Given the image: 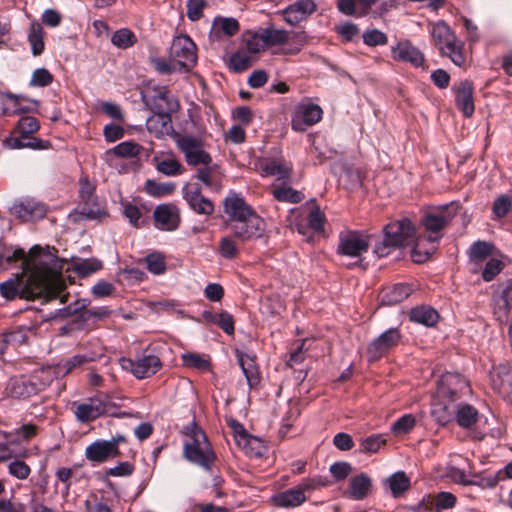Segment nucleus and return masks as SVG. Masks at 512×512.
<instances>
[{
  "mask_svg": "<svg viewBox=\"0 0 512 512\" xmlns=\"http://www.w3.org/2000/svg\"><path fill=\"white\" fill-rule=\"evenodd\" d=\"M183 197L189 207L197 214L208 216L214 212L213 203L202 195L199 187L186 185L183 188Z\"/></svg>",
  "mask_w": 512,
  "mask_h": 512,
  "instance_id": "nucleus-25",
  "label": "nucleus"
},
{
  "mask_svg": "<svg viewBox=\"0 0 512 512\" xmlns=\"http://www.w3.org/2000/svg\"><path fill=\"white\" fill-rule=\"evenodd\" d=\"M156 228L163 231H173L180 223L179 210L171 204L158 205L153 213Z\"/></svg>",
  "mask_w": 512,
  "mask_h": 512,
  "instance_id": "nucleus-22",
  "label": "nucleus"
},
{
  "mask_svg": "<svg viewBox=\"0 0 512 512\" xmlns=\"http://www.w3.org/2000/svg\"><path fill=\"white\" fill-rule=\"evenodd\" d=\"M24 100L22 95L6 93L0 91V104L3 115H15L24 112L25 109L20 106Z\"/></svg>",
  "mask_w": 512,
  "mask_h": 512,
  "instance_id": "nucleus-41",
  "label": "nucleus"
},
{
  "mask_svg": "<svg viewBox=\"0 0 512 512\" xmlns=\"http://www.w3.org/2000/svg\"><path fill=\"white\" fill-rule=\"evenodd\" d=\"M455 419L459 426L468 428L478 419V411L469 404L458 405L455 410Z\"/></svg>",
  "mask_w": 512,
  "mask_h": 512,
  "instance_id": "nucleus-44",
  "label": "nucleus"
},
{
  "mask_svg": "<svg viewBox=\"0 0 512 512\" xmlns=\"http://www.w3.org/2000/svg\"><path fill=\"white\" fill-rule=\"evenodd\" d=\"M105 414L114 415V405L106 397L90 398L75 409V416L80 422H90Z\"/></svg>",
  "mask_w": 512,
  "mask_h": 512,
  "instance_id": "nucleus-9",
  "label": "nucleus"
},
{
  "mask_svg": "<svg viewBox=\"0 0 512 512\" xmlns=\"http://www.w3.org/2000/svg\"><path fill=\"white\" fill-rule=\"evenodd\" d=\"M140 151L141 146L138 143L134 141H124L107 151V154L113 153L120 158H132L138 156Z\"/></svg>",
  "mask_w": 512,
  "mask_h": 512,
  "instance_id": "nucleus-49",
  "label": "nucleus"
},
{
  "mask_svg": "<svg viewBox=\"0 0 512 512\" xmlns=\"http://www.w3.org/2000/svg\"><path fill=\"white\" fill-rule=\"evenodd\" d=\"M297 34H249L244 40L243 48L254 57L260 52L271 50L272 53L291 52L283 47L290 40V36Z\"/></svg>",
  "mask_w": 512,
  "mask_h": 512,
  "instance_id": "nucleus-4",
  "label": "nucleus"
},
{
  "mask_svg": "<svg viewBox=\"0 0 512 512\" xmlns=\"http://www.w3.org/2000/svg\"><path fill=\"white\" fill-rule=\"evenodd\" d=\"M225 225L226 228L231 231L232 235L242 242L257 239L261 237L265 231V223L257 214L245 220L235 223H226Z\"/></svg>",
  "mask_w": 512,
  "mask_h": 512,
  "instance_id": "nucleus-11",
  "label": "nucleus"
},
{
  "mask_svg": "<svg viewBox=\"0 0 512 512\" xmlns=\"http://www.w3.org/2000/svg\"><path fill=\"white\" fill-rule=\"evenodd\" d=\"M120 365L130 371L136 378L143 379L154 375L161 368V361L156 355H143L135 360L121 358Z\"/></svg>",
  "mask_w": 512,
  "mask_h": 512,
  "instance_id": "nucleus-13",
  "label": "nucleus"
},
{
  "mask_svg": "<svg viewBox=\"0 0 512 512\" xmlns=\"http://www.w3.org/2000/svg\"><path fill=\"white\" fill-rule=\"evenodd\" d=\"M391 52L394 60L409 62L416 67L424 62V56L420 50L406 40L398 42L392 47Z\"/></svg>",
  "mask_w": 512,
  "mask_h": 512,
  "instance_id": "nucleus-26",
  "label": "nucleus"
},
{
  "mask_svg": "<svg viewBox=\"0 0 512 512\" xmlns=\"http://www.w3.org/2000/svg\"><path fill=\"white\" fill-rule=\"evenodd\" d=\"M271 191L274 198L280 202L299 203L304 198L302 192L295 190L291 186L286 184H273L271 186Z\"/></svg>",
  "mask_w": 512,
  "mask_h": 512,
  "instance_id": "nucleus-40",
  "label": "nucleus"
},
{
  "mask_svg": "<svg viewBox=\"0 0 512 512\" xmlns=\"http://www.w3.org/2000/svg\"><path fill=\"white\" fill-rule=\"evenodd\" d=\"M97 355L94 353L89 354H76L70 359L58 364L59 371H64L65 373L70 372L76 367H79L85 363L96 360Z\"/></svg>",
  "mask_w": 512,
  "mask_h": 512,
  "instance_id": "nucleus-51",
  "label": "nucleus"
},
{
  "mask_svg": "<svg viewBox=\"0 0 512 512\" xmlns=\"http://www.w3.org/2000/svg\"><path fill=\"white\" fill-rule=\"evenodd\" d=\"M468 389V383L463 376L449 372L441 376L436 393L439 398L458 399V394Z\"/></svg>",
  "mask_w": 512,
  "mask_h": 512,
  "instance_id": "nucleus-17",
  "label": "nucleus"
},
{
  "mask_svg": "<svg viewBox=\"0 0 512 512\" xmlns=\"http://www.w3.org/2000/svg\"><path fill=\"white\" fill-rule=\"evenodd\" d=\"M435 43L442 55L447 56L457 65L462 66L466 61L464 43L455 34H437Z\"/></svg>",
  "mask_w": 512,
  "mask_h": 512,
  "instance_id": "nucleus-15",
  "label": "nucleus"
},
{
  "mask_svg": "<svg viewBox=\"0 0 512 512\" xmlns=\"http://www.w3.org/2000/svg\"><path fill=\"white\" fill-rule=\"evenodd\" d=\"M259 171L262 176H276L277 179L288 181L292 174V165L284 158H263L259 162Z\"/></svg>",
  "mask_w": 512,
  "mask_h": 512,
  "instance_id": "nucleus-23",
  "label": "nucleus"
},
{
  "mask_svg": "<svg viewBox=\"0 0 512 512\" xmlns=\"http://www.w3.org/2000/svg\"><path fill=\"white\" fill-rule=\"evenodd\" d=\"M155 112L172 113L178 109V101L166 87H156L152 95H143Z\"/></svg>",
  "mask_w": 512,
  "mask_h": 512,
  "instance_id": "nucleus-19",
  "label": "nucleus"
},
{
  "mask_svg": "<svg viewBox=\"0 0 512 512\" xmlns=\"http://www.w3.org/2000/svg\"><path fill=\"white\" fill-rule=\"evenodd\" d=\"M457 107L467 117L474 113L473 85L470 81H462L456 89L455 98Z\"/></svg>",
  "mask_w": 512,
  "mask_h": 512,
  "instance_id": "nucleus-31",
  "label": "nucleus"
},
{
  "mask_svg": "<svg viewBox=\"0 0 512 512\" xmlns=\"http://www.w3.org/2000/svg\"><path fill=\"white\" fill-rule=\"evenodd\" d=\"M154 160L156 161L157 171L166 176H176L183 171L182 164L174 157L155 158Z\"/></svg>",
  "mask_w": 512,
  "mask_h": 512,
  "instance_id": "nucleus-48",
  "label": "nucleus"
},
{
  "mask_svg": "<svg viewBox=\"0 0 512 512\" xmlns=\"http://www.w3.org/2000/svg\"><path fill=\"white\" fill-rule=\"evenodd\" d=\"M456 400L453 398H439L436 393V397L432 402L431 413L437 423L446 425L453 419L457 407Z\"/></svg>",
  "mask_w": 512,
  "mask_h": 512,
  "instance_id": "nucleus-27",
  "label": "nucleus"
},
{
  "mask_svg": "<svg viewBox=\"0 0 512 512\" xmlns=\"http://www.w3.org/2000/svg\"><path fill=\"white\" fill-rule=\"evenodd\" d=\"M183 455L191 463L210 470L216 459L206 434L194 423L185 427Z\"/></svg>",
  "mask_w": 512,
  "mask_h": 512,
  "instance_id": "nucleus-3",
  "label": "nucleus"
},
{
  "mask_svg": "<svg viewBox=\"0 0 512 512\" xmlns=\"http://www.w3.org/2000/svg\"><path fill=\"white\" fill-rule=\"evenodd\" d=\"M495 315L501 322L509 320L512 314V288L507 286L496 299Z\"/></svg>",
  "mask_w": 512,
  "mask_h": 512,
  "instance_id": "nucleus-36",
  "label": "nucleus"
},
{
  "mask_svg": "<svg viewBox=\"0 0 512 512\" xmlns=\"http://www.w3.org/2000/svg\"><path fill=\"white\" fill-rule=\"evenodd\" d=\"M458 212V205L454 203L433 209L425 214L422 224L429 236L420 237L412 250V259L416 263L427 261L430 255L436 250L435 243L442 237L443 228L455 217Z\"/></svg>",
  "mask_w": 512,
  "mask_h": 512,
  "instance_id": "nucleus-2",
  "label": "nucleus"
},
{
  "mask_svg": "<svg viewBox=\"0 0 512 512\" xmlns=\"http://www.w3.org/2000/svg\"><path fill=\"white\" fill-rule=\"evenodd\" d=\"M315 7L312 0H298L283 11L284 20L291 25H297L313 13Z\"/></svg>",
  "mask_w": 512,
  "mask_h": 512,
  "instance_id": "nucleus-28",
  "label": "nucleus"
},
{
  "mask_svg": "<svg viewBox=\"0 0 512 512\" xmlns=\"http://www.w3.org/2000/svg\"><path fill=\"white\" fill-rule=\"evenodd\" d=\"M175 189L173 183H159L148 179L145 182V191L153 197H163L170 195Z\"/></svg>",
  "mask_w": 512,
  "mask_h": 512,
  "instance_id": "nucleus-52",
  "label": "nucleus"
},
{
  "mask_svg": "<svg viewBox=\"0 0 512 512\" xmlns=\"http://www.w3.org/2000/svg\"><path fill=\"white\" fill-rule=\"evenodd\" d=\"M255 57H252L245 48L240 47L235 53H233L228 60V67L235 73H240L247 70Z\"/></svg>",
  "mask_w": 512,
  "mask_h": 512,
  "instance_id": "nucleus-38",
  "label": "nucleus"
},
{
  "mask_svg": "<svg viewBox=\"0 0 512 512\" xmlns=\"http://www.w3.org/2000/svg\"><path fill=\"white\" fill-rule=\"evenodd\" d=\"M325 223V215L319 209V207H314L308 216V225L311 229L316 232H321L324 228Z\"/></svg>",
  "mask_w": 512,
  "mask_h": 512,
  "instance_id": "nucleus-64",
  "label": "nucleus"
},
{
  "mask_svg": "<svg viewBox=\"0 0 512 512\" xmlns=\"http://www.w3.org/2000/svg\"><path fill=\"white\" fill-rule=\"evenodd\" d=\"M401 339L400 332L396 328H390L383 332L368 346L369 361H376L384 356L391 348L396 346Z\"/></svg>",
  "mask_w": 512,
  "mask_h": 512,
  "instance_id": "nucleus-16",
  "label": "nucleus"
},
{
  "mask_svg": "<svg viewBox=\"0 0 512 512\" xmlns=\"http://www.w3.org/2000/svg\"><path fill=\"white\" fill-rule=\"evenodd\" d=\"M359 40L371 47L387 43L386 34H342L343 42H358Z\"/></svg>",
  "mask_w": 512,
  "mask_h": 512,
  "instance_id": "nucleus-47",
  "label": "nucleus"
},
{
  "mask_svg": "<svg viewBox=\"0 0 512 512\" xmlns=\"http://www.w3.org/2000/svg\"><path fill=\"white\" fill-rule=\"evenodd\" d=\"M37 391V386L25 376L11 378L6 386L7 394L14 398H27Z\"/></svg>",
  "mask_w": 512,
  "mask_h": 512,
  "instance_id": "nucleus-30",
  "label": "nucleus"
},
{
  "mask_svg": "<svg viewBox=\"0 0 512 512\" xmlns=\"http://www.w3.org/2000/svg\"><path fill=\"white\" fill-rule=\"evenodd\" d=\"M224 211L230 217L226 223L245 220L257 213L236 193H230L224 201Z\"/></svg>",
  "mask_w": 512,
  "mask_h": 512,
  "instance_id": "nucleus-18",
  "label": "nucleus"
},
{
  "mask_svg": "<svg viewBox=\"0 0 512 512\" xmlns=\"http://www.w3.org/2000/svg\"><path fill=\"white\" fill-rule=\"evenodd\" d=\"M3 146L8 149H32L47 150L51 147L48 140H43L35 136H24L12 131L11 134L3 140Z\"/></svg>",
  "mask_w": 512,
  "mask_h": 512,
  "instance_id": "nucleus-24",
  "label": "nucleus"
},
{
  "mask_svg": "<svg viewBox=\"0 0 512 512\" xmlns=\"http://www.w3.org/2000/svg\"><path fill=\"white\" fill-rule=\"evenodd\" d=\"M491 381L495 389L508 393V397L512 402V369L500 365L491 372Z\"/></svg>",
  "mask_w": 512,
  "mask_h": 512,
  "instance_id": "nucleus-32",
  "label": "nucleus"
},
{
  "mask_svg": "<svg viewBox=\"0 0 512 512\" xmlns=\"http://www.w3.org/2000/svg\"><path fill=\"white\" fill-rule=\"evenodd\" d=\"M411 292L412 288L409 285L403 283L395 284L382 291L381 303L385 305L398 304L408 298Z\"/></svg>",
  "mask_w": 512,
  "mask_h": 512,
  "instance_id": "nucleus-35",
  "label": "nucleus"
},
{
  "mask_svg": "<svg viewBox=\"0 0 512 512\" xmlns=\"http://www.w3.org/2000/svg\"><path fill=\"white\" fill-rule=\"evenodd\" d=\"M457 502V498L454 494L446 491H442L437 493L433 499L431 504L434 505L437 512L442 510L451 509L455 506Z\"/></svg>",
  "mask_w": 512,
  "mask_h": 512,
  "instance_id": "nucleus-56",
  "label": "nucleus"
},
{
  "mask_svg": "<svg viewBox=\"0 0 512 512\" xmlns=\"http://www.w3.org/2000/svg\"><path fill=\"white\" fill-rule=\"evenodd\" d=\"M127 441L122 434H117L109 440L98 439L85 449V457L93 463H104L120 455L119 445Z\"/></svg>",
  "mask_w": 512,
  "mask_h": 512,
  "instance_id": "nucleus-7",
  "label": "nucleus"
},
{
  "mask_svg": "<svg viewBox=\"0 0 512 512\" xmlns=\"http://www.w3.org/2000/svg\"><path fill=\"white\" fill-rule=\"evenodd\" d=\"M494 245L486 241H476L469 249V259L474 263H479L493 254Z\"/></svg>",
  "mask_w": 512,
  "mask_h": 512,
  "instance_id": "nucleus-46",
  "label": "nucleus"
},
{
  "mask_svg": "<svg viewBox=\"0 0 512 512\" xmlns=\"http://www.w3.org/2000/svg\"><path fill=\"white\" fill-rule=\"evenodd\" d=\"M371 485V479L367 474L353 476L349 481L348 495L354 500H363L368 496Z\"/></svg>",
  "mask_w": 512,
  "mask_h": 512,
  "instance_id": "nucleus-34",
  "label": "nucleus"
},
{
  "mask_svg": "<svg viewBox=\"0 0 512 512\" xmlns=\"http://www.w3.org/2000/svg\"><path fill=\"white\" fill-rule=\"evenodd\" d=\"M20 458H12L8 464V473L18 480H26L31 474V468Z\"/></svg>",
  "mask_w": 512,
  "mask_h": 512,
  "instance_id": "nucleus-53",
  "label": "nucleus"
},
{
  "mask_svg": "<svg viewBox=\"0 0 512 512\" xmlns=\"http://www.w3.org/2000/svg\"><path fill=\"white\" fill-rule=\"evenodd\" d=\"M316 483L312 479H304L297 486L279 492L273 496V501L278 507L294 508L306 501L305 493L315 489Z\"/></svg>",
  "mask_w": 512,
  "mask_h": 512,
  "instance_id": "nucleus-12",
  "label": "nucleus"
},
{
  "mask_svg": "<svg viewBox=\"0 0 512 512\" xmlns=\"http://www.w3.org/2000/svg\"><path fill=\"white\" fill-rule=\"evenodd\" d=\"M34 270L28 274L25 282L17 275L3 283H0V294L6 300H13L17 296L27 300L43 298L48 301L60 298L61 302L66 301L63 295L65 281L62 276L65 261L54 254L42 255L32 262Z\"/></svg>",
  "mask_w": 512,
  "mask_h": 512,
  "instance_id": "nucleus-1",
  "label": "nucleus"
},
{
  "mask_svg": "<svg viewBox=\"0 0 512 512\" xmlns=\"http://www.w3.org/2000/svg\"><path fill=\"white\" fill-rule=\"evenodd\" d=\"M386 241L396 247L416 244L415 228L407 218L387 224L384 228Z\"/></svg>",
  "mask_w": 512,
  "mask_h": 512,
  "instance_id": "nucleus-8",
  "label": "nucleus"
},
{
  "mask_svg": "<svg viewBox=\"0 0 512 512\" xmlns=\"http://www.w3.org/2000/svg\"><path fill=\"white\" fill-rule=\"evenodd\" d=\"M179 150L184 154L188 165H208L211 163V156L204 151L202 142L192 136H179L176 139Z\"/></svg>",
  "mask_w": 512,
  "mask_h": 512,
  "instance_id": "nucleus-10",
  "label": "nucleus"
},
{
  "mask_svg": "<svg viewBox=\"0 0 512 512\" xmlns=\"http://www.w3.org/2000/svg\"><path fill=\"white\" fill-rule=\"evenodd\" d=\"M499 481H501V475L497 473L490 475L471 473L468 485H476L482 489H491L494 488Z\"/></svg>",
  "mask_w": 512,
  "mask_h": 512,
  "instance_id": "nucleus-54",
  "label": "nucleus"
},
{
  "mask_svg": "<svg viewBox=\"0 0 512 512\" xmlns=\"http://www.w3.org/2000/svg\"><path fill=\"white\" fill-rule=\"evenodd\" d=\"M146 266L149 272L160 275L166 270L164 256L159 252H154L145 257Z\"/></svg>",
  "mask_w": 512,
  "mask_h": 512,
  "instance_id": "nucleus-58",
  "label": "nucleus"
},
{
  "mask_svg": "<svg viewBox=\"0 0 512 512\" xmlns=\"http://www.w3.org/2000/svg\"><path fill=\"white\" fill-rule=\"evenodd\" d=\"M183 365L188 368H195L198 370H207L209 362L199 354L184 353L181 356Z\"/></svg>",
  "mask_w": 512,
  "mask_h": 512,
  "instance_id": "nucleus-61",
  "label": "nucleus"
},
{
  "mask_svg": "<svg viewBox=\"0 0 512 512\" xmlns=\"http://www.w3.org/2000/svg\"><path fill=\"white\" fill-rule=\"evenodd\" d=\"M370 237L364 232L349 230L341 232L339 235V243L337 253L341 256L356 259L358 263L363 254L368 251Z\"/></svg>",
  "mask_w": 512,
  "mask_h": 512,
  "instance_id": "nucleus-5",
  "label": "nucleus"
},
{
  "mask_svg": "<svg viewBox=\"0 0 512 512\" xmlns=\"http://www.w3.org/2000/svg\"><path fill=\"white\" fill-rule=\"evenodd\" d=\"M384 484L390 489L393 496L397 497L409 488L410 480L404 472H396L385 479Z\"/></svg>",
  "mask_w": 512,
  "mask_h": 512,
  "instance_id": "nucleus-45",
  "label": "nucleus"
},
{
  "mask_svg": "<svg viewBox=\"0 0 512 512\" xmlns=\"http://www.w3.org/2000/svg\"><path fill=\"white\" fill-rule=\"evenodd\" d=\"M237 242L231 236L222 237L219 241V253L226 259H233L238 254Z\"/></svg>",
  "mask_w": 512,
  "mask_h": 512,
  "instance_id": "nucleus-59",
  "label": "nucleus"
},
{
  "mask_svg": "<svg viewBox=\"0 0 512 512\" xmlns=\"http://www.w3.org/2000/svg\"><path fill=\"white\" fill-rule=\"evenodd\" d=\"M239 23L233 17H215L210 32H237Z\"/></svg>",
  "mask_w": 512,
  "mask_h": 512,
  "instance_id": "nucleus-55",
  "label": "nucleus"
},
{
  "mask_svg": "<svg viewBox=\"0 0 512 512\" xmlns=\"http://www.w3.org/2000/svg\"><path fill=\"white\" fill-rule=\"evenodd\" d=\"M12 213L24 222H31L44 218L47 207L35 199H25L12 207Z\"/></svg>",
  "mask_w": 512,
  "mask_h": 512,
  "instance_id": "nucleus-20",
  "label": "nucleus"
},
{
  "mask_svg": "<svg viewBox=\"0 0 512 512\" xmlns=\"http://www.w3.org/2000/svg\"><path fill=\"white\" fill-rule=\"evenodd\" d=\"M322 108L314 103H299L292 115V129L298 132L305 131L307 127L318 123L322 119Z\"/></svg>",
  "mask_w": 512,
  "mask_h": 512,
  "instance_id": "nucleus-14",
  "label": "nucleus"
},
{
  "mask_svg": "<svg viewBox=\"0 0 512 512\" xmlns=\"http://www.w3.org/2000/svg\"><path fill=\"white\" fill-rule=\"evenodd\" d=\"M238 446L241 447L247 455L257 458L262 457L267 450L261 439L249 434L247 436H241Z\"/></svg>",
  "mask_w": 512,
  "mask_h": 512,
  "instance_id": "nucleus-39",
  "label": "nucleus"
},
{
  "mask_svg": "<svg viewBox=\"0 0 512 512\" xmlns=\"http://www.w3.org/2000/svg\"><path fill=\"white\" fill-rule=\"evenodd\" d=\"M53 75L45 68L36 69L31 77L30 86L45 87L52 83Z\"/></svg>",
  "mask_w": 512,
  "mask_h": 512,
  "instance_id": "nucleus-62",
  "label": "nucleus"
},
{
  "mask_svg": "<svg viewBox=\"0 0 512 512\" xmlns=\"http://www.w3.org/2000/svg\"><path fill=\"white\" fill-rule=\"evenodd\" d=\"M39 248L37 246L33 247L30 251L31 256L27 257L25 252L22 249H5L1 252V256L3 257L4 270L9 269L15 262L21 261L23 272L26 274H30L34 270V260L46 253H38Z\"/></svg>",
  "mask_w": 512,
  "mask_h": 512,
  "instance_id": "nucleus-21",
  "label": "nucleus"
},
{
  "mask_svg": "<svg viewBox=\"0 0 512 512\" xmlns=\"http://www.w3.org/2000/svg\"><path fill=\"white\" fill-rule=\"evenodd\" d=\"M147 130L156 137H161L170 128V117L168 113L155 112L146 121Z\"/></svg>",
  "mask_w": 512,
  "mask_h": 512,
  "instance_id": "nucleus-37",
  "label": "nucleus"
},
{
  "mask_svg": "<svg viewBox=\"0 0 512 512\" xmlns=\"http://www.w3.org/2000/svg\"><path fill=\"white\" fill-rule=\"evenodd\" d=\"M237 359L249 387L253 388L257 386L260 382V375L255 358L246 353L237 351Z\"/></svg>",
  "mask_w": 512,
  "mask_h": 512,
  "instance_id": "nucleus-33",
  "label": "nucleus"
},
{
  "mask_svg": "<svg viewBox=\"0 0 512 512\" xmlns=\"http://www.w3.org/2000/svg\"><path fill=\"white\" fill-rule=\"evenodd\" d=\"M0 456L2 461H8L18 457H27L28 450L20 447L19 443L12 438L11 434L0 431Z\"/></svg>",
  "mask_w": 512,
  "mask_h": 512,
  "instance_id": "nucleus-29",
  "label": "nucleus"
},
{
  "mask_svg": "<svg viewBox=\"0 0 512 512\" xmlns=\"http://www.w3.org/2000/svg\"><path fill=\"white\" fill-rule=\"evenodd\" d=\"M150 61L154 69L160 74L183 72L181 68L178 65H176L175 61L171 59L170 56L168 60L164 58L152 57Z\"/></svg>",
  "mask_w": 512,
  "mask_h": 512,
  "instance_id": "nucleus-57",
  "label": "nucleus"
},
{
  "mask_svg": "<svg viewBox=\"0 0 512 512\" xmlns=\"http://www.w3.org/2000/svg\"><path fill=\"white\" fill-rule=\"evenodd\" d=\"M415 418L411 414H406L399 418L393 425H392V432L395 435H404L409 433L415 426Z\"/></svg>",
  "mask_w": 512,
  "mask_h": 512,
  "instance_id": "nucleus-60",
  "label": "nucleus"
},
{
  "mask_svg": "<svg viewBox=\"0 0 512 512\" xmlns=\"http://www.w3.org/2000/svg\"><path fill=\"white\" fill-rule=\"evenodd\" d=\"M40 129L39 121L32 116H22L15 129V133L26 136H33Z\"/></svg>",
  "mask_w": 512,
  "mask_h": 512,
  "instance_id": "nucleus-50",
  "label": "nucleus"
},
{
  "mask_svg": "<svg viewBox=\"0 0 512 512\" xmlns=\"http://www.w3.org/2000/svg\"><path fill=\"white\" fill-rule=\"evenodd\" d=\"M410 319L413 322L423 324L425 326H433L439 319L438 312L428 306H420L411 310Z\"/></svg>",
  "mask_w": 512,
  "mask_h": 512,
  "instance_id": "nucleus-42",
  "label": "nucleus"
},
{
  "mask_svg": "<svg viewBox=\"0 0 512 512\" xmlns=\"http://www.w3.org/2000/svg\"><path fill=\"white\" fill-rule=\"evenodd\" d=\"M70 268L79 276L86 277L100 270L102 268V262L95 258L76 259L67 270Z\"/></svg>",
  "mask_w": 512,
  "mask_h": 512,
  "instance_id": "nucleus-43",
  "label": "nucleus"
},
{
  "mask_svg": "<svg viewBox=\"0 0 512 512\" xmlns=\"http://www.w3.org/2000/svg\"><path fill=\"white\" fill-rule=\"evenodd\" d=\"M504 267V264L502 261L491 258L485 265L483 271H482V278L489 282L495 278L496 275H498Z\"/></svg>",
  "mask_w": 512,
  "mask_h": 512,
  "instance_id": "nucleus-63",
  "label": "nucleus"
},
{
  "mask_svg": "<svg viewBox=\"0 0 512 512\" xmlns=\"http://www.w3.org/2000/svg\"><path fill=\"white\" fill-rule=\"evenodd\" d=\"M170 57L183 72L189 71L197 61V49L188 34H178L170 47Z\"/></svg>",
  "mask_w": 512,
  "mask_h": 512,
  "instance_id": "nucleus-6",
  "label": "nucleus"
}]
</instances>
